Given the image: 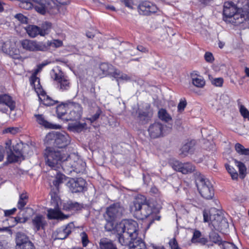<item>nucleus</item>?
Here are the masks:
<instances>
[{"label":"nucleus","mask_w":249,"mask_h":249,"mask_svg":"<svg viewBox=\"0 0 249 249\" xmlns=\"http://www.w3.org/2000/svg\"><path fill=\"white\" fill-rule=\"evenodd\" d=\"M119 242L123 246H127L129 241L138 237V224L132 219H124L116 227Z\"/></svg>","instance_id":"3"},{"label":"nucleus","mask_w":249,"mask_h":249,"mask_svg":"<svg viewBox=\"0 0 249 249\" xmlns=\"http://www.w3.org/2000/svg\"><path fill=\"white\" fill-rule=\"evenodd\" d=\"M35 90L43 105L46 107H51L57 105L59 103L58 101L54 100L48 95L42 87L36 88Z\"/></svg>","instance_id":"20"},{"label":"nucleus","mask_w":249,"mask_h":249,"mask_svg":"<svg viewBox=\"0 0 249 249\" xmlns=\"http://www.w3.org/2000/svg\"><path fill=\"white\" fill-rule=\"evenodd\" d=\"M169 245L171 249H180L181 248L179 247L178 244L175 237L172 238L169 241Z\"/></svg>","instance_id":"51"},{"label":"nucleus","mask_w":249,"mask_h":249,"mask_svg":"<svg viewBox=\"0 0 249 249\" xmlns=\"http://www.w3.org/2000/svg\"><path fill=\"white\" fill-rule=\"evenodd\" d=\"M67 177L60 172H57L55 175L54 179L52 181V185H50L51 191L50 195L52 200L57 203L58 207V201L60 200L59 196L60 186L63 183Z\"/></svg>","instance_id":"6"},{"label":"nucleus","mask_w":249,"mask_h":249,"mask_svg":"<svg viewBox=\"0 0 249 249\" xmlns=\"http://www.w3.org/2000/svg\"><path fill=\"white\" fill-rule=\"evenodd\" d=\"M87 182L82 178H71L67 186L72 193L83 192L87 190Z\"/></svg>","instance_id":"12"},{"label":"nucleus","mask_w":249,"mask_h":249,"mask_svg":"<svg viewBox=\"0 0 249 249\" xmlns=\"http://www.w3.org/2000/svg\"><path fill=\"white\" fill-rule=\"evenodd\" d=\"M149 200L142 195H137L129 205V211L134 217L139 220H144L151 215L155 210Z\"/></svg>","instance_id":"2"},{"label":"nucleus","mask_w":249,"mask_h":249,"mask_svg":"<svg viewBox=\"0 0 249 249\" xmlns=\"http://www.w3.org/2000/svg\"><path fill=\"white\" fill-rule=\"evenodd\" d=\"M16 249H36L34 244L24 233L18 232L16 237Z\"/></svg>","instance_id":"15"},{"label":"nucleus","mask_w":249,"mask_h":249,"mask_svg":"<svg viewBox=\"0 0 249 249\" xmlns=\"http://www.w3.org/2000/svg\"><path fill=\"white\" fill-rule=\"evenodd\" d=\"M238 105L239 107V112L241 115L245 119H247L249 120V111L247 108L241 103L238 101Z\"/></svg>","instance_id":"45"},{"label":"nucleus","mask_w":249,"mask_h":249,"mask_svg":"<svg viewBox=\"0 0 249 249\" xmlns=\"http://www.w3.org/2000/svg\"><path fill=\"white\" fill-rule=\"evenodd\" d=\"M211 83L215 87H222L224 83V79L222 77L212 78Z\"/></svg>","instance_id":"49"},{"label":"nucleus","mask_w":249,"mask_h":249,"mask_svg":"<svg viewBox=\"0 0 249 249\" xmlns=\"http://www.w3.org/2000/svg\"><path fill=\"white\" fill-rule=\"evenodd\" d=\"M225 167L228 173L231 175V178L233 180L237 179L238 174L236 170L232 166L228 164H225Z\"/></svg>","instance_id":"46"},{"label":"nucleus","mask_w":249,"mask_h":249,"mask_svg":"<svg viewBox=\"0 0 249 249\" xmlns=\"http://www.w3.org/2000/svg\"><path fill=\"white\" fill-rule=\"evenodd\" d=\"M158 117L161 121L168 123L172 120V117L167 110L163 108L160 109L158 112Z\"/></svg>","instance_id":"36"},{"label":"nucleus","mask_w":249,"mask_h":249,"mask_svg":"<svg viewBox=\"0 0 249 249\" xmlns=\"http://www.w3.org/2000/svg\"><path fill=\"white\" fill-rule=\"evenodd\" d=\"M203 215L204 221L205 222L211 221L213 225H216L218 224L217 221H215V218H213V216L209 214V213L207 211H204L203 213Z\"/></svg>","instance_id":"47"},{"label":"nucleus","mask_w":249,"mask_h":249,"mask_svg":"<svg viewBox=\"0 0 249 249\" xmlns=\"http://www.w3.org/2000/svg\"><path fill=\"white\" fill-rule=\"evenodd\" d=\"M235 149L238 153L241 155L249 156V148H245L243 145L239 143L235 144Z\"/></svg>","instance_id":"43"},{"label":"nucleus","mask_w":249,"mask_h":249,"mask_svg":"<svg viewBox=\"0 0 249 249\" xmlns=\"http://www.w3.org/2000/svg\"><path fill=\"white\" fill-rule=\"evenodd\" d=\"M16 107V101L11 96L6 93L0 94V112L7 113L8 108L12 112L15 109Z\"/></svg>","instance_id":"11"},{"label":"nucleus","mask_w":249,"mask_h":249,"mask_svg":"<svg viewBox=\"0 0 249 249\" xmlns=\"http://www.w3.org/2000/svg\"><path fill=\"white\" fill-rule=\"evenodd\" d=\"M4 150L2 146L0 145V161H1L4 158Z\"/></svg>","instance_id":"63"},{"label":"nucleus","mask_w":249,"mask_h":249,"mask_svg":"<svg viewBox=\"0 0 249 249\" xmlns=\"http://www.w3.org/2000/svg\"><path fill=\"white\" fill-rule=\"evenodd\" d=\"M170 164L174 170L183 174L192 173L195 171L196 168L191 163H182L178 160H174Z\"/></svg>","instance_id":"19"},{"label":"nucleus","mask_w":249,"mask_h":249,"mask_svg":"<svg viewBox=\"0 0 249 249\" xmlns=\"http://www.w3.org/2000/svg\"><path fill=\"white\" fill-rule=\"evenodd\" d=\"M137 9L139 14L143 16H150L156 13L158 10L156 4L147 0L140 2Z\"/></svg>","instance_id":"17"},{"label":"nucleus","mask_w":249,"mask_h":249,"mask_svg":"<svg viewBox=\"0 0 249 249\" xmlns=\"http://www.w3.org/2000/svg\"><path fill=\"white\" fill-rule=\"evenodd\" d=\"M192 83L196 87L202 88L205 85V81L203 77L199 76L197 78H193Z\"/></svg>","instance_id":"44"},{"label":"nucleus","mask_w":249,"mask_h":249,"mask_svg":"<svg viewBox=\"0 0 249 249\" xmlns=\"http://www.w3.org/2000/svg\"><path fill=\"white\" fill-rule=\"evenodd\" d=\"M213 0H198L199 2L203 5H209Z\"/></svg>","instance_id":"60"},{"label":"nucleus","mask_w":249,"mask_h":249,"mask_svg":"<svg viewBox=\"0 0 249 249\" xmlns=\"http://www.w3.org/2000/svg\"><path fill=\"white\" fill-rule=\"evenodd\" d=\"M68 216L64 214L58 208L56 209L50 208L47 210V217L49 219L63 220L68 218Z\"/></svg>","instance_id":"24"},{"label":"nucleus","mask_w":249,"mask_h":249,"mask_svg":"<svg viewBox=\"0 0 249 249\" xmlns=\"http://www.w3.org/2000/svg\"><path fill=\"white\" fill-rule=\"evenodd\" d=\"M18 128L17 127H10L5 129L6 133H11L12 134H16L18 132Z\"/></svg>","instance_id":"57"},{"label":"nucleus","mask_w":249,"mask_h":249,"mask_svg":"<svg viewBox=\"0 0 249 249\" xmlns=\"http://www.w3.org/2000/svg\"><path fill=\"white\" fill-rule=\"evenodd\" d=\"M190 76L193 80V78H197L200 76L199 75V72L197 71H194L190 73Z\"/></svg>","instance_id":"61"},{"label":"nucleus","mask_w":249,"mask_h":249,"mask_svg":"<svg viewBox=\"0 0 249 249\" xmlns=\"http://www.w3.org/2000/svg\"><path fill=\"white\" fill-rule=\"evenodd\" d=\"M209 238L213 242L222 246L224 241L222 240L218 233L214 231L213 230L209 233Z\"/></svg>","instance_id":"38"},{"label":"nucleus","mask_w":249,"mask_h":249,"mask_svg":"<svg viewBox=\"0 0 249 249\" xmlns=\"http://www.w3.org/2000/svg\"><path fill=\"white\" fill-rule=\"evenodd\" d=\"M82 234V243L83 247H86L89 243V240L87 234L85 232H83Z\"/></svg>","instance_id":"55"},{"label":"nucleus","mask_w":249,"mask_h":249,"mask_svg":"<svg viewBox=\"0 0 249 249\" xmlns=\"http://www.w3.org/2000/svg\"><path fill=\"white\" fill-rule=\"evenodd\" d=\"M47 137L52 141L50 143H53V147L59 150H64L70 142L69 136L60 132L49 133Z\"/></svg>","instance_id":"7"},{"label":"nucleus","mask_w":249,"mask_h":249,"mask_svg":"<svg viewBox=\"0 0 249 249\" xmlns=\"http://www.w3.org/2000/svg\"><path fill=\"white\" fill-rule=\"evenodd\" d=\"M109 76L115 78L117 81L119 80H127L129 77L127 74L123 73L120 70L114 69L111 71Z\"/></svg>","instance_id":"33"},{"label":"nucleus","mask_w":249,"mask_h":249,"mask_svg":"<svg viewBox=\"0 0 249 249\" xmlns=\"http://www.w3.org/2000/svg\"><path fill=\"white\" fill-rule=\"evenodd\" d=\"M99 249H118L115 244L112 240L104 237L100 239L99 242Z\"/></svg>","instance_id":"28"},{"label":"nucleus","mask_w":249,"mask_h":249,"mask_svg":"<svg viewBox=\"0 0 249 249\" xmlns=\"http://www.w3.org/2000/svg\"><path fill=\"white\" fill-rule=\"evenodd\" d=\"M12 141L8 140L5 142V149L6 150L7 157V160L9 163H15L19 160H24V154L25 153V148L27 145L22 142L16 143L11 146Z\"/></svg>","instance_id":"5"},{"label":"nucleus","mask_w":249,"mask_h":249,"mask_svg":"<svg viewBox=\"0 0 249 249\" xmlns=\"http://www.w3.org/2000/svg\"><path fill=\"white\" fill-rule=\"evenodd\" d=\"M28 196L26 192L22 193L19 195L17 203V207L20 210H22L28 201Z\"/></svg>","instance_id":"35"},{"label":"nucleus","mask_w":249,"mask_h":249,"mask_svg":"<svg viewBox=\"0 0 249 249\" xmlns=\"http://www.w3.org/2000/svg\"><path fill=\"white\" fill-rule=\"evenodd\" d=\"M82 208L83 206L80 203L71 200L64 202L62 204L63 210L67 212L80 211Z\"/></svg>","instance_id":"26"},{"label":"nucleus","mask_w":249,"mask_h":249,"mask_svg":"<svg viewBox=\"0 0 249 249\" xmlns=\"http://www.w3.org/2000/svg\"><path fill=\"white\" fill-rule=\"evenodd\" d=\"M222 247L223 249H238L234 244L227 241L223 242Z\"/></svg>","instance_id":"52"},{"label":"nucleus","mask_w":249,"mask_h":249,"mask_svg":"<svg viewBox=\"0 0 249 249\" xmlns=\"http://www.w3.org/2000/svg\"><path fill=\"white\" fill-rule=\"evenodd\" d=\"M102 113V111L101 109L98 107L96 113L94 115H92L90 117L87 118L86 119L89 121L91 123H93L99 118Z\"/></svg>","instance_id":"48"},{"label":"nucleus","mask_w":249,"mask_h":249,"mask_svg":"<svg viewBox=\"0 0 249 249\" xmlns=\"http://www.w3.org/2000/svg\"><path fill=\"white\" fill-rule=\"evenodd\" d=\"M195 141L194 140L188 141L183 144L180 148V155L182 157H184L187 156L189 154H191L195 150Z\"/></svg>","instance_id":"25"},{"label":"nucleus","mask_w":249,"mask_h":249,"mask_svg":"<svg viewBox=\"0 0 249 249\" xmlns=\"http://www.w3.org/2000/svg\"><path fill=\"white\" fill-rule=\"evenodd\" d=\"M43 157L46 165L56 171L60 168L62 162L68 161L70 158L66 150H59L50 146L45 149Z\"/></svg>","instance_id":"4"},{"label":"nucleus","mask_w":249,"mask_h":249,"mask_svg":"<svg viewBox=\"0 0 249 249\" xmlns=\"http://www.w3.org/2000/svg\"><path fill=\"white\" fill-rule=\"evenodd\" d=\"M191 242L193 243H200L205 245L208 242V240L206 238L202 237L201 232L199 230L195 229L193 231Z\"/></svg>","instance_id":"31"},{"label":"nucleus","mask_w":249,"mask_h":249,"mask_svg":"<svg viewBox=\"0 0 249 249\" xmlns=\"http://www.w3.org/2000/svg\"><path fill=\"white\" fill-rule=\"evenodd\" d=\"M69 109L68 103H62L56 107V113L58 118L66 121L67 117V110Z\"/></svg>","instance_id":"27"},{"label":"nucleus","mask_w":249,"mask_h":249,"mask_svg":"<svg viewBox=\"0 0 249 249\" xmlns=\"http://www.w3.org/2000/svg\"><path fill=\"white\" fill-rule=\"evenodd\" d=\"M34 117L36 122L40 125L46 128H55V125L47 121L43 114H35Z\"/></svg>","instance_id":"30"},{"label":"nucleus","mask_w":249,"mask_h":249,"mask_svg":"<svg viewBox=\"0 0 249 249\" xmlns=\"http://www.w3.org/2000/svg\"><path fill=\"white\" fill-rule=\"evenodd\" d=\"M236 164L238 167L239 172L240 174V177L241 178H244L246 175L247 168L243 162L235 160Z\"/></svg>","instance_id":"42"},{"label":"nucleus","mask_w":249,"mask_h":249,"mask_svg":"<svg viewBox=\"0 0 249 249\" xmlns=\"http://www.w3.org/2000/svg\"><path fill=\"white\" fill-rule=\"evenodd\" d=\"M44 44L46 46L45 52L50 49V47L52 46L54 48H59L63 46V41L59 39H53L52 41H48L44 42Z\"/></svg>","instance_id":"39"},{"label":"nucleus","mask_w":249,"mask_h":249,"mask_svg":"<svg viewBox=\"0 0 249 249\" xmlns=\"http://www.w3.org/2000/svg\"><path fill=\"white\" fill-rule=\"evenodd\" d=\"M73 224L70 223L57 229L55 232V240H64L71 233Z\"/></svg>","instance_id":"21"},{"label":"nucleus","mask_w":249,"mask_h":249,"mask_svg":"<svg viewBox=\"0 0 249 249\" xmlns=\"http://www.w3.org/2000/svg\"><path fill=\"white\" fill-rule=\"evenodd\" d=\"M32 222L33 229L36 231H38L40 230H44L47 225L45 218L40 214L36 215L32 219Z\"/></svg>","instance_id":"23"},{"label":"nucleus","mask_w":249,"mask_h":249,"mask_svg":"<svg viewBox=\"0 0 249 249\" xmlns=\"http://www.w3.org/2000/svg\"><path fill=\"white\" fill-rule=\"evenodd\" d=\"M20 44L23 49L30 52H45L46 49V46L42 41L23 39L20 41Z\"/></svg>","instance_id":"14"},{"label":"nucleus","mask_w":249,"mask_h":249,"mask_svg":"<svg viewBox=\"0 0 249 249\" xmlns=\"http://www.w3.org/2000/svg\"><path fill=\"white\" fill-rule=\"evenodd\" d=\"M17 211V209L14 208L12 209L6 210L4 211V215L5 216H9L11 215H13L15 213L16 211Z\"/></svg>","instance_id":"58"},{"label":"nucleus","mask_w":249,"mask_h":249,"mask_svg":"<svg viewBox=\"0 0 249 249\" xmlns=\"http://www.w3.org/2000/svg\"><path fill=\"white\" fill-rule=\"evenodd\" d=\"M122 208L118 203H114L108 207L106 211L108 220L114 221L115 218L121 213Z\"/></svg>","instance_id":"22"},{"label":"nucleus","mask_w":249,"mask_h":249,"mask_svg":"<svg viewBox=\"0 0 249 249\" xmlns=\"http://www.w3.org/2000/svg\"><path fill=\"white\" fill-rule=\"evenodd\" d=\"M137 50L143 53H148L149 52L148 49L146 47L142 45H138L137 46Z\"/></svg>","instance_id":"59"},{"label":"nucleus","mask_w":249,"mask_h":249,"mask_svg":"<svg viewBox=\"0 0 249 249\" xmlns=\"http://www.w3.org/2000/svg\"><path fill=\"white\" fill-rule=\"evenodd\" d=\"M120 2L130 9H133L134 0H120Z\"/></svg>","instance_id":"53"},{"label":"nucleus","mask_w":249,"mask_h":249,"mask_svg":"<svg viewBox=\"0 0 249 249\" xmlns=\"http://www.w3.org/2000/svg\"><path fill=\"white\" fill-rule=\"evenodd\" d=\"M199 194L206 199H211L214 196V189L211 182L206 178H201L199 184L197 185Z\"/></svg>","instance_id":"8"},{"label":"nucleus","mask_w":249,"mask_h":249,"mask_svg":"<svg viewBox=\"0 0 249 249\" xmlns=\"http://www.w3.org/2000/svg\"><path fill=\"white\" fill-rule=\"evenodd\" d=\"M187 106V102L185 98H181L178 106V110L179 112L183 111Z\"/></svg>","instance_id":"50"},{"label":"nucleus","mask_w":249,"mask_h":249,"mask_svg":"<svg viewBox=\"0 0 249 249\" xmlns=\"http://www.w3.org/2000/svg\"><path fill=\"white\" fill-rule=\"evenodd\" d=\"M153 110L150 104H145L142 109H140L138 112V118L140 122L145 124H147L152 118Z\"/></svg>","instance_id":"18"},{"label":"nucleus","mask_w":249,"mask_h":249,"mask_svg":"<svg viewBox=\"0 0 249 249\" xmlns=\"http://www.w3.org/2000/svg\"><path fill=\"white\" fill-rule=\"evenodd\" d=\"M52 77L56 82L57 88L60 91H64L70 89V80L67 76L64 75L62 71H60L58 73L54 72Z\"/></svg>","instance_id":"16"},{"label":"nucleus","mask_w":249,"mask_h":249,"mask_svg":"<svg viewBox=\"0 0 249 249\" xmlns=\"http://www.w3.org/2000/svg\"><path fill=\"white\" fill-rule=\"evenodd\" d=\"M166 125L159 121H155L149 126L147 131L150 139H156L164 136L165 128Z\"/></svg>","instance_id":"13"},{"label":"nucleus","mask_w":249,"mask_h":249,"mask_svg":"<svg viewBox=\"0 0 249 249\" xmlns=\"http://www.w3.org/2000/svg\"><path fill=\"white\" fill-rule=\"evenodd\" d=\"M25 29L29 36L31 37H35L40 35V27L37 26L29 25L25 27Z\"/></svg>","instance_id":"32"},{"label":"nucleus","mask_w":249,"mask_h":249,"mask_svg":"<svg viewBox=\"0 0 249 249\" xmlns=\"http://www.w3.org/2000/svg\"><path fill=\"white\" fill-rule=\"evenodd\" d=\"M92 31H88L86 32V35L87 37L89 38H93L95 36V33Z\"/></svg>","instance_id":"62"},{"label":"nucleus","mask_w":249,"mask_h":249,"mask_svg":"<svg viewBox=\"0 0 249 249\" xmlns=\"http://www.w3.org/2000/svg\"><path fill=\"white\" fill-rule=\"evenodd\" d=\"M68 107L70 112L67 115L66 121H80L83 114L82 106L79 103L71 102L68 103Z\"/></svg>","instance_id":"10"},{"label":"nucleus","mask_w":249,"mask_h":249,"mask_svg":"<svg viewBox=\"0 0 249 249\" xmlns=\"http://www.w3.org/2000/svg\"><path fill=\"white\" fill-rule=\"evenodd\" d=\"M52 27V23L49 22H45L41 25L40 27V36H44L46 35H48L50 32V30Z\"/></svg>","instance_id":"40"},{"label":"nucleus","mask_w":249,"mask_h":249,"mask_svg":"<svg viewBox=\"0 0 249 249\" xmlns=\"http://www.w3.org/2000/svg\"><path fill=\"white\" fill-rule=\"evenodd\" d=\"M100 69L104 74L109 75L111 71L114 69V67L108 63H103L100 66Z\"/></svg>","instance_id":"41"},{"label":"nucleus","mask_w":249,"mask_h":249,"mask_svg":"<svg viewBox=\"0 0 249 249\" xmlns=\"http://www.w3.org/2000/svg\"><path fill=\"white\" fill-rule=\"evenodd\" d=\"M86 126L87 124L86 123H80L79 121H78L74 124H70L69 128L71 131L79 132L82 131Z\"/></svg>","instance_id":"37"},{"label":"nucleus","mask_w":249,"mask_h":249,"mask_svg":"<svg viewBox=\"0 0 249 249\" xmlns=\"http://www.w3.org/2000/svg\"><path fill=\"white\" fill-rule=\"evenodd\" d=\"M39 71V69H36L30 77V84L35 89L36 88L42 87L40 84V79L37 77V74Z\"/></svg>","instance_id":"34"},{"label":"nucleus","mask_w":249,"mask_h":249,"mask_svg":"<svg viewBox=\"0 0 249 249\" xmlns=\"http://www.w3.org/2000/svg\"><path fill=\"white\" fill-rule=\"evenodd\" d=\"M4 231H7L9 233H11V230L9 227L0 228V232H2Z\"/></svg>","instance_id":"64"},{"label":"nucleus","mask_w":249,"mask_h":249,"mask_svg":"<svg viewBox=\"0 0 249 249\" xmlns=\"http://www.w3.org/2000/svg\"><path fill=\"white\" fill-rule=\"evenodd\" d=\"M204 58H205V60L207 62H209V63H212L214 60L212 53H211V52H207L205 53V55H204Z\"/></svg>","instance_id":"56"},{"label":"nucleus","mask_w":249,"mask_h":249,"mask_svg":"<svg viewBox=\"0 0 249 249\" xmlns=\"http://www.w3.org/2000/svg\"><path fill=\"white\" fill-rule=\"evenodd\" d=\"M223 19L227 23L238 25L245 21L249 23V3H247L242 8H238L231 1L224 3Z\"/></svg>","instance_id":"1"},{"label":"nucleus","mask_w":249,"mask_h":249,"mask_svg":"<svg viewBox=\"0 0 249 249\" xmlns=\"http://www.w3.org/2000/svg\"><path fill=\"white\" fill-rule=\"evenodd\" d=\"M1 50L3 53L9 55L13 59L22 60V57L20 54L19 49L18 48L15 43L12 42L10 40L2 43Z\"/></svg>","instance_id":"9"},{"label":"nucleus","mask_w":249,"mask_h":249,"mask_svg":"<svg viewBox=\"0 0 249 249\" xmlns=\"http://www.w3.org/2000/svg\"><path fill=\"white\" fill-rule=\"evenodd\" d=\"M127 245L129 249H147L145 242L142 238L133 239Z\"/></svg>","instance_id":"29"},{"label":"nucleus","mask_w":249,"mask_h":249,"mask_svg":"<svg viewBox=\"0 0 249 249\" xmlns=\"http://www.w3.org/2000/svg\"><path fill=\"white\" fill-rule=\"evenodd\" d=\"M15 17L22 23H27L28 22V18L22 14H17Z\"/></svg>","instance_id":"54"}]
</instances>
